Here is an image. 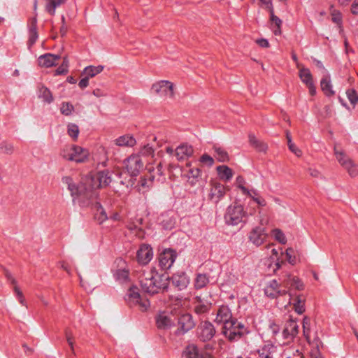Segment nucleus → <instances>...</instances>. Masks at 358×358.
<instances>
[{"instance_id":"4c0bfd02","label":"nucleus","mask_w":358,"mask_h":358,"mask_svg":"<svg viewBox=\"0 0 358 358\" xmlns=\"http://www.w3.org/2000/svg\"><path fill=\"white\" fill-rule=\"evenodd\" d=\"M271 236L281 244H285L287 241L284 232L280 229H273L271 231Z\"/></svg>"},{"instance_id":"c85d7f7f","label":"nucleus","mask_w":358,"mask_h":358,"mask_svg":"<svg viewBox=\"0 0 358 358\" xmlns=\"http://www.w3.org/2000/svg\"><path fill=\"white\" fill-rule=\"evenodd\" d=\"M320 87L323 93L327 96H331L334 94V91L331 83L330 76L327 71L323 70V76L320 81Z\"/></svg>"},{"instance_id":"603ef678","label":"nucleus","mask_w":358,"mask_h":358,"mask_svg":"<svg viewBox=\"0 0 358 358\" xmlns=\"http://www.w3.org/2000/svg\"><path fill=\"white\" fill-rule=\"evenodd\" d=\"M65 337L66 341L70 346L71 350H73V346L75 343V336L73 332L71 329H67L65 331Z\"/></svg>"},{"instance_id":"4be33fe9","label":"nucleus","mask_w":358,"mask_h":358,"mask_svg":"<svg viewBox=\"0 0 358 358\" xmlns=\"http://www.w3.org/2000/svg\"><path fill=\"white\" fill-rule=\"evenodd\" d=\"M311 324V320L310 319L305 316L303 319L302 322V326H303V334L306 337L308 342L313 345L315 348H321L322 347V342L321 340L317 337L315 336L314 338H312L310 332V328Z\"/></svg>"},{"instance_id":"20e7f679","label":"nucleus","mask_w":358,"mask_h":358,"mask_svg":"<svg viewBox=\"0 0 358 358\" xmlns=\"http://www.w3.org/2000/svg\"><path fill=\"white\" fill-rule=\"evenodd\" d=\"M169 280V275L166 271L154 268L148 276L142 280L141 285L145 292L155 294L167 287Z\"/></svg>"},{"instance_id":"e2e57ef3","label":"nucleus","mask_w":358,"mask_h":358,"mask_svg":"<svg viewBox=\"0 0 358 358\" xmlns=\"http://www.w3.org/2000/svg\"><path fill=\"white\" fill-rule=\"evenodd\" d=\"M129 229L133 231L136 236H138L139 238H142L143 236V232L141 231V229H139L138 227H137L136 226H131V225H129Z\"/></svg>"},{"instance_id":"dca6fc26","label":"nucleus","mask_w":358,"mask_h":358,"mask_svg":"<svg viewBox=\"0 0 358 358\" xmlns=\"http://www.w3.org/2000/svg\"><path fill=\"white\" fill-rule=\"evenodd\" d=\"M298 334V325L296 322L294 320H289L287 322L284 326L282 336L283 337V341H282L280 338H276L279 342H282V344H286L289 343Z\"/></svg>"},{"instance_id":"412c9836","label":"nucleus","mask_w":358,"mask_h":358,"mask_svg":"<svg viewBox=\"0 0 358 358\" xmlns=\"http://www.w3.org/2000/svg\"><path fill=\"white\" fill-rule=\"evenodd\" d=\"M268 237V232L266 228L261 225L255 228L250 233V239L255 245H262Z\"/></svg>"},{"instance_id":"052dcab7","label":"nucleus","mask_w":358,"mask_h":358,"mask_svg":"<svg viewBox=\"0 0 358 358\" xmlns=\"http://www.w3.org/2000/svg\"><path fill=\"white\" fill-rule=\"evenodd\" d=\"M234 185H235L236 187H238L240 186H243L245 185H247V182H246V181H245V180L243 176H238L236 178V180H235V182H234Z\"/></svg>"},{"instance_id":"e433bc0d","label":"nucleus","mask_w":358,"mask_h":358,"mask_svg":"<svg viewBox=\"0 0 358 358\" xmlns=\"http://www.w3.org/2000/svg\"><path fill=\"white\" fill-rule=\"evenodd\" d=\"M342 167L348 172L350 177H355L358 175V166L352 159L350 160Z\"/></svg>"},{"instance_id":"a19ab883","label":"nucleus","mask_w":358,"mask_h":358,"mask_svg":"<svg viewBox=\"0 0 358 358\" xmlns=\"http://www.w3.org/2000/svg\"><path fill=\"white\" fill-rule=\"evenodd\" d=\"M46 5L45 8L46 10L50 14L53 15L55 13V10L57 6H60L66 2V0H45Z\"/></svg>"},{"instance_id":"7c9ffc66","label":"nucleus","mask_w":358,"mask_h":358,"mask_svg":"<svg viewBox=\"0 0 358 358\" xmlns=\"http://www.w3.org/2000/svg\"><path fill=\"white\" fill-rule=\"evenodd\" d=\"M193 148L187 144H182L178 146L175 150V155L178 160L184 159L192 155Z\"/></svg>"},{"instance_id":"6ab92c4d","label":"nucleus","mask_w":358,"mask_h":358,"mask_svg":"<svg viewBox=\"0 0 358 358\" xmlns=\"http://www.w3.org/2000/svg\"><path fill=\"white\" fill-rule=\"evenodd\" d=\"M267 248L268 250H270L268 255L271 263V266L273 264V270L275 271L281 266L282 263V257L283 255V252L281 248H274L273 244L268 245Z\"/></svg>"},{"instance_id":"7ed1b4c3","label":"nucleus","mask_w":358,"mask_h":358,"mask_svg":"<svg viewBox=\"0 0 358 358\" xmlns=\"http://www.w3.org/2000/svg\"><path fill=\"white\" fill-rule=\"evenodd\" d=\"M188 305L189 298L187 297H172L169 307L157 314L156 317L157 327L161 329H167L173 327L176 319L177 310L180 307L185 308Z\"/></svg>"},{"instance_id":"f257e3e1","label":"nucleus","mask_w":358,"mask_h":358,"mask_svg":"<svg viewBox=\"0 0 358 358\" xmlns=\"http://www.w3.org/2000/svg\"><path fill=\"white\" fill-rule=\"evenodd\" d=\"M111 182L108 171L90 173L83 178L79 183L70 176L62 178V182L69 192L74 205L80 208L87 207L96 196L99 189L107 186Z\"/></svg>"},{"instance_id":"09e8293b","label":"nucleus","mask_w":358,"mask_h":358,"mask_svg":"<svg viewBox=\"0 0 358 358\" xmlns=\"http://www.w3.org/2000/svg\"><path fill=\"white\" fill-rule=\"evenodd\" d=\"M345 94L346 97L350 103L352 108H353L358 101V96L357 92L354 90H348L346 91Z\"/></svg>"},{"instance_id":"2eb2a0df","label":"nucleus","mask_w":358,"mask_h":358,"mask_svg":"<svg viewBox=\"0 0 358 358\" xmlns=\"http://www.w3.org/2000/svg\"><path fill=\"white\" fill-rule=\"evenodd\" d=\"M238 191L243 194V195H245L248 196L250 199L249 202V205H251L252 203H256L257 206L259 208H263L266 206V201L265 199L259 195L257 192L252 189H250L247 185H245L243 186H240L238 187H236Z\"/></svg>"},{"instance_id":"cd10ccee","label":"nucleus","mask_w":358,"mask_h":358,"mask_svg":"<svg viewBox=\"0 0 358 358\" xmlns=\"http://www.w3.org/2000/svg\"><path fill=\"white\" fill-rule=\"evenodd\" d=\"M232 314L227 306H220L216 313L214 321L217 324H222L223 325L233 320Z\"/></svg>"},{"instance_id":"3c124183","label":"nucleus","mask_w":358,"mask_h":358,"mask_svg":"<svg viewBox=\"0 0 358 358\" xmlns=\"http://www.w3.org/2000/svg\"><path fill=\"white\" fill-rule=\"evenodd\" d=\"M215 346L214 343H208L205 345L203 352L201 355V358H215L210 352L213 350Z\"/></svg>"},{"instance_id":"774afa93","label":"nucleus","mask_w":358,"mask_h":358,"mask_svg":"<svg viewBox=\"0 0 358 358\" xmlns=\"http://www.w3.org/2000/svg\"><path fill=\"white\" fill-rule=\"evenodd\" d=\"M96 152L101 155H103V157L102 158H106V155H107V150H106V148L103 146V145H100L97 148V150H96Z\"/></svg>"},{"instance_id":"ddd939ff","label":"nucleus","mask_w":358,"mask_h":358,"mask_svg":"<svg viewBox=\"0 0 358 358\" xmlns=\"http://www.w3.org/2000/svg\"><path fill=\"white\" fill-rule=\"evenodd\" d=\"M125 169L131 176H137L143 167V162L140 155H133L125 162Z\"/></svg>"},{"instance_id":"ea45409f","label":"nucleus","mask_w":358,"mask_h":358,"mask_svg":"<svg viewBox=\"0 0 358 358\" xmlns=\"http://www.w3.org/2000/svg\"><path fill=\"white\" fill-rule=\"evenodd\" d=\"M184 358H199V352L197 347L194 345H189L183 352Z\"/></svg>"},{"instance_id":"c9c22d12","label":"nucleus","mask_w":358,"mask_h":358,"mask_svg":"<svg viewBox=\"0 0 358 358\" xmlns=\"http://www.w3.org/2000/svg\"><path fill=\"white\" fill-rule=\"evenodd\" d=\"M284 255L286 260L292 265H294L299 262V253L292 248H287Z\"/></svg>"},{"instance_id":"6e6552de","label":"nucleus","mask_w":358,"mask_h":358,"mask_svg":"<svg viewBox=\"0 0 358 358\" xmlns=\"http://www.w3.org/2000/svg\"><path fill=\"white\" fill-rule=\"evenodd\" d=\"M247 332L248 330L245 325L236 318L225 323L222 328V334L231 341L240 338Z\"/></svg>"},{"instance_id":"f8f14e48","label":"nucleus","mask_w":358,"mask_h":358,"mask_svg":"<svg viewBox=\"0 0 358 358\" xmlns=\"http://www.w3.org/2000/svg\"><path fill=\"white\" fill-rule=\"evenodd\" d=\"M296 68L299 71L298 75L300 80L308 89L310 95L315 96L316 94V87L313 76L310 70L301 64H297Z\"/></svg>"},{"instance_id":"473e14b6","label":"nucleus","mask_w":358,"mask_h":358,"mask_svg":"<svg viewBox=\"0 0 358 358\" xmlns=\"http://www.w3.org/2000/svg\"><path fill=\"white\" fill-rule=\"evenodd\" d=\"M173 282L179 289L185 288L189 283V278L183 273H178L173 276Z\"/></svg>"},{"instance_id":"c756f323","label":"nucleus","mask_w":358,"mask_h":358,"mask_svg":"<svg viewBox=\"0 0 358 358\" xmlns=\"http://www.w3.org/2000/svg\"><path fill=\"white\" fill-rule=\"evenodd\" d=\"M113 142L118 147H133L136 143L134 136L130 134L120 136Z\"/></svg>"},{"instance_id":"4d7b16f0","label":"nucleus","mask_w":358,"mask_h":358,"mask_svg":"<svg viewBox=\"0 0 358 358\" xmlns=\"http://www.w3.org/2000/svg\"><path fill=\"white\" fill-rule=\"evenodd\" d=\"M289 150L297 157H300L302 155V151L294 143L289 141L288 143Z\"/></svg>"},{"instance_id":"69168bd1","label":"nucleus","mask_w":358,"mask_h":358,"mask_svg":"<svg viewBox=\"0 0 358 358\" xmlns=\"http://www.w3.org/2000/svg\"><path fill=\"white\" fill-rule=\"evenodd\" d=\"M320 348H316V350H313L310 354V358H324L322 353L318 350Z\"/></svg>"},{"instance_id":"f03ea898","label":"nucleus","mask_w":358,"mask_h":358,"mask_svg":"<svg viewBox=\"0 0 358 358\" xmlns=\"http://www.w3.org/2000/svg\"><path fill=\"white\" fill-rule=\"evenodd\" d=\"M262 289L264 295L270 299H276L283 296L293 289L302 290L303 283L296 276L288 274L280 282L275 280H266L263 283Z\"/></svg>"},{"instance_id":"4468645a","label":"nucleus","mask_w":358,"mask_h":358,"mask_svg":"<svg viewBox=\"0 0 358 358\" xmlns=\"http://www.w3.org/2000/svg\"><path fill=\"white\" fill-rule=\"evenodd\" d=\"M177 257L176 252L171 248L164 249L159 255V262L161 269L166 271L170 268Z\"/></svg>"},{"instance_id":"393cba45","label":"nucleus","mask_w":358,"mask_h":358,"mask_svg":"<svg viewBox=\"0 0 358 358\" xmlns=\"http://www.w3.org/2000/svg\"><path fill=\"white\" fill-rule=\"evenodd\" d=\"M36 94L38 98L41 99L44 103L50 104L55 100L52 92L44 84L39 83L37 85Z\"/></svg>"},{"instance_id":"5fc2aeb1","label":"nucleus","mask_w":358,"mask_h":358,"mask_svg":"<svg viewBox=\"0 0 358 358\" xmlns=\"http://www.w3.org/2000/svg\"><path fill=\"white\" fill-rule=\"evenodd\" d=\"M96 217L98 219V220L101 222L104 221L107 218V216H106L103 209L102 208V207H101V206L97 207V212L96 213Z\"/></svg>"},{"instance_id":"338daca9","label":"nucleus","mask_w":358,"mask_h":358,"mask_svg":"<svg viewBox=\"0 0 358 358\" xmlns=\"http://www.w3.org/2000/svg\"><path fill=\"white\" fill-rule=\"evenodd\" d=\"M14 290H15V293L18 300L20 301V302L21 303H23L24 299L23 294L22 292V291L17 287H15Z\"/></svg>"},{"instance_id":"6e6d98bb","label":"nucleus","mask_w":358,"mask_h":358,"mask_svg":"<svg viewBox=\"0 0 358 358\" xmlns=\"http://www.w3.org/2000/svg\"><path fill=\"white\" fill-rule=\"evenodd\" d=\"M152 179L150 178L148 179L142 178L140 181V190H143L146 188H148L152 184Z\"/></svg>"},{"instance_id":"1a4fd4ad","label":"nucleus","mask_w":358,"mask_h":358,"mask_svg":"<svg viewBox=\"0 0 358 358\" xmlns=\"http://www.w3.org/2000/svg\"><path fill=\"white\" fill-rule=\"evenodd\" d=\"M191 307V302L189 299L188 306L180 307L177 310L176 319L178 320V331L179 334H184L192 329L195 324L192 315L188 312Z\"/></svg>"},{"instance_id":"680f3d73","label":"nucleus","mask_w":358,"mask_h":358,"mask_svg":"<svg viewBox=\"0 0 358 358\" xmlns=\"http://www.w3.org/2000/svg\"><path fill=\"white\" fill-rule=\"evenodd\" d=\"M268 330L273 334V336H275L279 332L280 328L278 324L273 322L270 323Z\"/></svg>"},{"instance_id":"a18cd8bd","label":"nucleus","mask_w":358,"mask_h":358,"mask_svg":"<svg viewBox=\"0 0 358 358\" xmlns=\"http://www.w3.org/2000/svg\"><path fill=\"white\" fill-rule=\"evenodd\" d=\"M59 110L62 114L69 116L73 114L74 106L71 103L64 101L61 103Z\"/></svg>"},{"instance_id":"f704fd0d","label":"nucleus","mask_w":358,"mask_h":358,"mask_svg":"<svg viewBox=\"0 0 358 358\" xmlns=\"http://www.w3.org/2000/svg\"><path fill=\"white\" fill-rule=\"evenodd\" d=\"M270 21H271V27L273 29V31L275 35H280L281 34V24L282 21L281 20L275 16L273 13V9H271L270 10Z\"/></svg>"},{"instance_id":"13d9d810","label":"nucleus","mask_w":358,"mask_h":358,"mask_svg":"<svg viewBox=\"0 0 358 358\" xmlns=\"http://www.w3.org/2000/svg\"><path fill=\"white\" fill-rule=\"evenodd\" d=\"M331 20L333 22H334L335 23H340L341 20V15L339 11L336 10H333L331 13Z\"/></svg>"},{"instance_id":"9d476101","label":"nucleus","mask_w":358,"mask_h":358,"mask_svg":"<svg viewBox=\"0 0 358 358\" xmlns=\"http://www.w3.org/2000/svg\"><path fill=\"white\" fill-rule=\"evenodd\" d=\"M230 189V186L223 184L216 179H211L209 182L208 198L211 201L217 203Z\"/></svg>"},{"instance_id":"a878e982","label":"nucleus","mask_w":358,"mask_h":358,"mask_svg":"<svg viewBox=\"0 0 358 358\" xmlns=\"http://www.w3.org/2000/svg\"><path fill=\"white\" fill-rule=\"evenodd\" d=\"M114 273L118 280H126L129 275V269L127 262L122 259H117L114 266Z\"/></svg>"},{"instance_id":"5701e85b","label":"nucleus","mask_w":358,"mask_h":358,"mask_svg":"<svg viewBox=\"0 0 358 358\" xmlns=\"http://www.w3.org/2000/svg\"><path fill=\"white\" fill-rule=\"evenodd\" d=\"M60 59L59 55L47 53L38 58V64L43 68H50L57 66Z\"/></svg>"},{"instance_id":"2f4dec72","label":"nucleus","mask_w":358,"mask_h":358,"mask_svg":"<svg viewBox=\"0 0 358 358\" xmlns=\"http://www.w3.org/2000/svg\"><path fill=\"white\" fill-rule=\"evenodd\" d=\"M334 156L338 164L343 166L352 159L347 155L345 152L341 147L335 145L334 148Z\"/></svg>"},{"instance_id":"423d86ee","label":"nucleus","mask_w":358,"mask_h":358,"mask_svg":"<svg viewBox=\"0 0 358 358\" xmlns=\"http://www.w3.org/2000/svg\"><path fill=\"white\" fill-rule=\"evenodd\" d=\"M60 155L63 159L77 164L87 163L92 157L89 149L74 144L65 145L61 150Z\"/></svg>"},{"instance_id":"37998d69","label":"nucleus","mask_w":358,"mask_h":358,"mask_svg":"<svg viewBox=\"0 0 358 358\" xmlns=\"http://www.w3.org/2000/svg\"><path fill=\"white\" fill-rule=\"evenodd\" d=\"M248 138L250 145L259 151H264L266 149V145L263 142L259 141L255 135L250 134Z\"/></svg>"},{"instance_id":"39448f33","label":"nucleus","mask_w":358,"mask_h":358,"mask_svg":"<svg viewBox=\"0 0 358 358\" xmlns=\"http://www.w3.org/2000/svg\"><path fill=\"white\" fill-rule=\"evenodd\" d=\"M149 91L164 101L173 100L177 95V84L170 79H157L150 85Z\"/></svg>"},{"instance_id":"bf43d9fd","label":"nucleus","mask_w":358,"mask_h":358,"mask_svg":"<svg viewBox=\"0 0 358 358\" xmlns=\"http://www.w3.org/2000/svg\"><path fill=\"white\" fill-rule=\"evenodd\" d=\"M255 43L261 48H268L269 47V43L267 39L265 38H257L255 41Z\"/></svg>"},{"instance_id":"49530a36","label":"nucleus","mask_w":358,"mask_h":358,"mask_svg":"<svg viewBox=\"0 0 358 358\" xmlns=\"http://www.w3.org/2000/svg\"><path fill=\"white\" fill-rule=\"evenodd\" d=\"M154 150L151 146L149 145H144L140 150L138 155L141 156V158L143 159V162L146 159V158L152 157Z\"/></svg>"},{"instance_id":"0eeeda50","label":"nucleus","mask_w":358,"mask_h":358,"mask_svg":"<svg viewBox=\"0 0 358 358\" xmlns=\"http://www.w3.org/2000/svg\"><path fill=\"white\" fill-rule=\"evenodd\" d=\"M247 220V213L243 205L234 203L230 205L224 215V222L227 225L241 229Z\"/></svg>"},{"instance_id":"b1692460","label":"nucleus","mask_w":358,"mask_h":358,"mask_svg":"<svg viewBox=\"0 0 358 358\" xmlns=\"http://www.w3.org/2000/svg\"><path fill=\"white\" fill-rule=\"evenodd\" d=\"M289 296V301L288 305L292 306L293 309L298 314H302L305 312L306 298L301 294L296 296L292 295L291 292H288Z\"/></svg>"},{"instance_id":"de8ad7c7","label":"nucleus","mask_w":358,"mask_h":358,"mask_svg":"<svg viewBox=\"0 0 358 358\" xmlns=\"http://www.w3.org/2000/svg\"><path fill=\"white\" fill-rule=\"evenodd\" d=\"M208 282V279L206 275L199 274L195 278L194 286L196 289H201L206 286Z\"/></svg>"},{"instance_id":"864d4df0","label":"nucleus","mask_w":358,"mask_h":358,"mask_svg":"<svg viewBox=\"0 0 358 358\" xmlns=\"http://www.w3.org/2000/svg\"><path fill=\"white\" fill-rule=\"evenodd\" d=\"M199 162L204 166H211L214 164V159L208 154L201 156Z\"/></svg>"},{"instance_id":"f3484780","label":"nucleus","mask_w":358,"mask_h":358,"mask_svg":"<svg viewBox=\"0 0 358 358\" xmlns=\"http://www.w3.org/2000/svg\"><path fill=\"white\" fill-rule=\"evenodd\" d=\"M153 258L152 248L148 244H141L136 251V259L141 265L148 264Z\"/></svg>"},{"instance_id":"aec40b11","label":"nucleus","mask_w":358,"mask_h":358,"mask_svg":"<svg viewBox=\"0 0 358 358\" xmlns=\"http://www.w3.org/2000/svg\"><path fill=\"white\" fill-rule=\"evenodd\" d=\"M194 310L195 313L200 315L204 314L210 310L212 306V302L208 297L196 296L193 301Z\"/></svg>"},{"instance_id":"8fccbe9b","label":"nucleus","mask_w":358,"mask_h":358,"mask_svg":"<svg viewBox=\"0 0 358 358\" xmlns=\"http://www.w3.org/2000/svg\"><path fill=\"white\" fill-rule=\"evenodd\" d=\"M187 167H189V169L187 171V177L189 179L193 178L196 179L201 175V170L196 167H191V164L189 162L187 163Z\"/></svg>"},{"instance_id":"a211bd4d","label":"nucleus","mask_w":358,"mask_h":358,"mask_svg":"<svg viewBox=\"0 0 358 358\" xmlns=\"http://www.w3.org/2000/svg\"><path fill=\"white\" fill-rule=\"evenodd\" d=\"M215 332L214 326L207 321L201 322L197 329L198 338L203 342L210 341L215 336Z\"/></svg>"},{"instance_id":"0e129e2a","label":"nucleus","mask_w":358,"mask_h":358,"mask_svg":"<svg viewBox=\"0 0 358 358\" xmlns=\"http://www.w3.org/2000/svg\"><path fill=\"white\" fill-rule=\"evenodd\" d=\"M89 85V78L86 76H83V78L80 80L78 83V86L81 89H85Z\"/></svg>"},{"instance_id":"79ce46f5","label":"nucleus","mask_w":358,"mask_h":358,"mask_svg":"<svg viewBox=\"0 0 358 358\" xmlns=\"http://www.w3.org/2000/svg\"><path fill=\"white\" fill-rule=\"evenodd\" d=\"M80 133L79 127L74 123H69L67 125V134L73 140L78 139Z\"/></svg>"},{"instance_id":"c03bdc74","label":"nucleus","mask_w":358,"mask_h":358,"mask_svg":"<svg viewBox=\"0 0 358 358\" xmlns=\"http://www.w3.org/2000/svg\"><path fill=\"white\" fill-rule=\"evenodd\" d=\"M69 71V60L67 57H63L62 62L59 67L55 71V76L64 75Z\"/></svg>"},{"instance_id":"58836bf2","label":"nucleus","mask_w":358,"mask_h":358,"mask_svg":"<svg viewBox=\"0 0 358 358\" xmlns=\"http://www.w3.org/2000/svg\"><path fill=\"white\" fill-rule=\"evenodd\" d=\"M215 157L220 162H227L229 159L228 153L222 148L218 146L213 147Z\"/></svg>"},{"instance_id":"bb28decb","label":"nucleus","mask_w":358,"mask_h":358,"mask_svg":"<svg viewBox=\"0 0 358 358\" xmlns=\"http://www.w3.org/2000/svg\"><path fill=\"white\" fill-rule=\"evenodd\" d=\"M215 171L220 180L224 182L230 181L234 175V170L227 165L217 166Z\"/></svg>"},{"instance_id":"72a5a7b5","label":"nucleus","mask_w":358,"mask_h":358,"mask_svg":"<svg viewBox=\"0 0 358 358\" xmlns=\"http://www.w3.org/2000/svg\"><path fill=\"white\" fill-rule=\"evenodd\" d=\"M103 66L101 65L89 66L85 67L83 69V71L82 72V76H86L90 79V78H94L96 75L101 73L103 71Z\"/></svg>"},{"instance_id":"9b49d317","label":"nucleus","mask_w":358,"mask_h":358,"mask_svg":"<svg viewBox=\"0 0 358 358\" xmlns=\"http://www.w3.org/2000/svg\"><path fill=\"white\" fill-rule=\"evenodd\" d=\"M126 299L129 304L137 306L141 311H146L150 308V301L141 296L136 286H131L128 289Z\"/></svg>"}]
</instances>
